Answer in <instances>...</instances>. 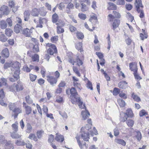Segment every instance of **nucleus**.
<instances>
[{"label":"nucleus","mask_w":149,"mask_h":149,"mask_svg":"<svg viewBox=\"0 0 149 149\" xmlns=\"http://www.w3.org/2000/svg\"><path fill=\"white\" fill-rule=\"evenodd\" d=\"M84 59L83 58L81 59L78 56H77L76 58L74 59H73L72 58H69L68 61L73 65H74L75 63L76 65L80 66L83 64Z\"/></svg>","instance_id":"7ed1b4c3"},{"label":"nucleus","mask_w":149,"mask_h":149,"mask_svg":"<svg viewBox=\"0 0 149 149\" xmlns=\"http://www.w3.org/2000/svg\"><path fill=\"white\" fill-rule=\"evenodd\" d=\"M13 111L14 113V116L15 119L16 118L18 115L19 113H22V112L21 108L17 107Z\"/></svg>","instance_id":"4468645a"},{"label":"nucleus","mask_w":149,"mask_h":149,"mask_svg":"<svg viewBox=\"0 0 149 149\" xmlns=\"http://www.w3.org/2000/svg\"><path fill=\"white\" fill-rule=\"evenodd\" d=\"M147 115V113H146L144 110L143 109L140 111L139 113V115L141 117L143 116Z\"/></svg>","instance_id":"0e129e2a"},{"label":"nucleus","mask_w":149,"mask_h":149,"mask_svg":"<svg viewBox=\"0 0 149 149\" xmlns=\"http://www.w3.org/2000/svg\"><path fill=\"white\" fill-rule=\"evenodd\" d=\"M76 47L78 50H81L82 47V44L81 42H78L76 45Z\"/></svg>","instance_id":"69168bd1"},{"label":"nucleus","mask_w":149,"mask_h":149,"mask_svg":"<svg viewBox=\"0 0 149 149\" xmlns=\"http://www.w3.org/2000/svg\"><path fill=\"white\" fill-rule=\"evenodd\" d=\"M25 110L26 114L28 115L31 113L32 111L31 108L29 106H25Z\"/></svg>","instance_id":"49530a36"},{"label":"nucleus","mask_w":149,"mask_h":149,"mask_svg":"<svg viewBox=\"0 0 149 149\" xmlns=\"http://www.w3.org/2000/svg\"><path fill=\"white\" fill-rule=\"evenodd\" d=\"M130 69L132 71L135 72H137L138 68L137 63L135 62H132L129 64Z\"/></svg>","instance_id":"f8f14e48"},{"label":"nucleus","mask_w":149,"mask_h":149,"mask_svg":"<svg viewBox=\"0 0 149 149\" xmlns=\"http://www.w3.org/2000/svg\"><path fill=\"white\" fill-rule=\"evenodd\" d=\"M132 97L134 100L137 102H138L141 101L140 98L137 95H135L134 93H133L132 94Z\"/></svg>","instance_id":"f704fd0d"},{"label":"nucleus","mask_w":149,"mask_h":149,"mask_svg":"<svg viewBox=\"0 0 149 149\" xmlns=\"http://www.w3.org/2000/svg\"><path fill=\"white\" fill-rule=\"evenodd\" d=\"M33 29V27L31 28L30 29L28 28L24 29L23 30V33L26 37H30Z\"/></svg>","instance_id":"9b49d317"},{"label":"nucleus","mask_w":149,"mask_h":149,"mask_svg":"<svg viewBox=\"0 0 149 149\" xmlns=\"http://www.w3.org/2000/svg\"><path fill=\"white\" fill-rule=\"evenodd\" d=\"M113 13L114 14L115 17L111 14H109L108 15V20L110 22L113 21V19L115 18H119L120 17V15L118 12L116 11H113Z\"/></svg>","instance_id":"6e6552de"},{"label":"nucleus","mask_w":149,"mask_h":149,"mask_svg":"<svg viewBox=\"0 0 149 149\" xmlns=\"http://www.w3.org/2000/svg\"><path fill=\"white\" fill-rule=\"evenodd\" d=\"M19 69H16L15 70L14 74L13 75V77H15V79H18L19 78V73L20 72Z\"/></svg>","instance_id":"473e14b6"},{"label":"nucleus","mask_w":149,"mask_h":149,"mask_svg":"<svg viewBox=\"0 0 149 149\" xmlns=\"http://www.w3.org/2000/svg\"><path fill=\"white\" fill-rule=\"evenodd\" d=\"M60 114L62 117L64 119H66L68 117L67 113L65 112H61V111L59 112Z\"/></svg>","instance_id":"13d9d810"},{"label":"nucleus","mask_w":149,"mask_h":149,"mask_svg":"<svg viewBox=\"0 0 149 149\" xmlns=\"http://www.w3.org/2000/svg\"><path fill=\"white\" fill-rule=\"evenodd\" d=\"M10 89L11 91H15V89L18 91L22 90L23 88L22 84H14L10 87Z\"/></svg>","instance_id":"0eeeda50"},{"label":"nucleus","mask_w":149,"mask_h":149,"mask_svg":"<svg viewBox=\"0 0 149 149\" xmlns=\"http://www.w3.org/2000/svg\"><path fill=\"white\" fill-rule=\"evenodd\" d=\"M27 129L26 130V132L28 133H30L32 130V127L31 125L30 124L27 125Z\"/></svg>","instance_id":"774afa93"},{"label":"nucleus","mask_w":149,"mask_h":149,"mask_svg":"<svg viewBox=\"0 0 149 149\" xmlns=\"http://www.w3.org/2000/svg\"><path fill=\"white\" fill-rule=\"evenodd\" d=\"M15 143L18 146H23L25 144L24 142L21 139V138L19 140H17Z\"/></svg>","instance_id":"c9c22d12"},{"label":"nucleus","mask_w":149,"mask_h":149,"mask_svg":"<svg viewBox=\"0 0 149 149\" xmlns=\"http://www.w3.org/2000/svg\"><path fill=\"white\" fill-rule=\"evenodd\" d=\"M121 117L120 120L123 122H124L127 120L128 117H132L133 116V114L132 110L129 109L127 110L126 113L122 112L120 113Z\"/></svg>","instance_id":"f03ea898"},{"label":"nucleus","mask_w":149,"mask_h":149,"mask_svg":"<svg viewBox=\"0 0 149 149\" xmlns=\"http://www.w3.org/2000/svg\"><path fill=\"white\" fill-rule=\"evenodd\" d=\"M29 77L31 81H33L36 80L37 78V76L35 75L30 74H29Z\"/></svg>","instance_id":"5fc2aeb1"},{"label":"nucleus","mask_w":149,"mask_h":149,"mask_svg":"<svg viewBox=\"0 0 149 149\" xmlns=\"http://www.w3.org/2000/svg\"><path fill=\"white\" fill-rule=\"evenodd\" d=\"M9 6L11 8H13L12 10L13 12H15L17 10L18 7L17 6H15V3L14 1L12 0L10 1L9 2Z\"/></svg>","instance_id":"ddd939ff"},{"label":"nucleus","mask_w":149,"mask_h":149,"mask_svg":"<svg viewBox=\"0 0 149 149\" xmlns=\"http://www.w3.org/2000/svg\"><path fill=\"white\" fill-rule=\"evenodd\" d=\"M10 134L11 136L14 139H20L22 136L21 135H19L14 132H11Z\"/></svg>","instance_id":"412c9836"},{"label":"nucleus","mask_w":149,"mask_h":149,"mask_svg":"<svg viewBox=\"0 0 149 149\" xmlns=\"http://www.w3.org/2000/svg\"><path fill=\"white\" fill-rule=\"evenodd\" d=\"M143 31V34L141 33L140 34V36L141 39L142 40H144V38H147L148 37V35L146 33L144 30L142 29Z\"/></svg>","instance_id":"79ce46f5"},{"label":"nucleus","mask_w":149,"mask_h":149,"mask_svg":"<svg viewBox=\"0 0 149 149\" xmlns=\"http://www.w3.org/2000/svg\"><path fill=\"white\" fill-rule=\"evenodd\" d=\"M133 74L134 75L135 78L137 80H140L142 78L138 74L137 72H134Z\"/></svg>","instance_id":"bf43d9fd"},{"label":"nucleus","mask_w":149,"mask_h":149,"mask_svg":"<svg viewBox=\"0 0 149 149\" xmlns=\"http://www.w3.org/2000/svg\"><path fill=\"white\" fill-rule=\"evenodd\" d=\"M126 123L128 127H133L134 123V122L132 120L129 119L127 121Z\"/></svg>","instance_id":"a19ab883"},{"label":"nucleus","mask_w":149,"mask_h":149,"mask_svg":"<svg viewBox=\"0 0 149 149\" xmlns=\"http://www.w3.org/2000/svg\"><path fill=\"white\" fill-rule=\"evenodd\" d=\"M43 133L44 131L43 130H41L38 131L36 133V135L38 138V139H40L42 137Z\"/></svg>","instance_id":"603ef678"},{"label":"nucleus","mask_w":149,"mask_h":149,"mask_svg":"<svg viewBox=\"0 0 149 149\" xmlns=\"http://www.w3.org/2000/svg\"><path fill=\"white\" fill-rule=\"evenodd\" d=\"M127 17L128 18L131 22H132L134 19V17L132 16L129 13H128L126 15Z\"/></svg>","instance_id":"338daca9"},{"label":"nucleus","mask_w":149,"mask_h":149,"mask_svg":"<svg viewBox=\"0 0 149 149\" xmlns=\"http://www.w3.org/2000/svg\"><path fill=\"white\" fill-rule=\"evenodd\" d=\"M58 16L57 14L55 13L52 16V22L54 23H55L56 24L57 23H58Z\"/></svg>","instance_id":"cd10ccee"},{"label":"nucleus","mask_w":149,"mask_h":149,"mask_svg":"<svg viewBox=\"0 0 149 149\" xmlns=\"http://www.w3.org/2000/svg\"><path fill=\"white\" fill-rule=\"evenodd\" d=\"M18 124L17 122H16L15 123L12 125L13 130L15 132H17L18 131Z\"/></svg>","instance_id":"c03bdc74"},{"label":"nucleus","mask_w":149,"mask_h":149,"mask_svg":"<svg viewBox=\"0 0 149 149\" xmlns=\"http://www.w3.org/2000/svg\"><path fill=\"white\" fill-rule=\"evenodd\" d=\"M120 92V90L119 89L115 88H114L113 91V94L114 95H117Z\"/></svg>","instance_id":"052dcab7"},{"label":"nucleus","mask_w":149,"mask_h":149,"mask_svg":"<svg viewBox=\"0 0 149 149\" xmlns=\"http://www.w3.org/2000/svg\"><path fill=\"white\" fill-rule=\"evenodd\" d=\"M89 20L92 23V24H94L97 21V17L94 15H91Z\"/></svg>","instance_id":"c85d7f7f"},{"label":"nucleus","mask_w":149,"mask_h":149,"mask_svg":"<svg viewBox=\"0 0 149 149\" xmlns=\"http://www.w3.org/2000/svg\"><path fill=\"white\" fill-rule=\"evenodd\" d=\"M71 95L73 96H75L77 95V93L74 88L72 87L70 90Z\"/></svg>","instance_id":"37998d69"},{"label":"nucleus","mask_w":149,"mask_h":149,"mask_svg":"<svg viewBox=\"0 0 149 149\" xmlns=\"http://www.w3.org/2000/svg\"><path fill=\"white\" fill-rule=\"evenodd\" d=\"M76 36L78 39H82L84 38V35L83 33L80 32H77L76 33Z\"/></svg>","instance_id":"09e8293b"},{"label":"nucleus","mask_w":149,"mask_h":149,"mask_svg":"<svg viewBox=\"0 0 149 149\" xmlns=\"http://www.w3.org/2000/svg\"><path fill=\"white\" fill-rule=\"evenodd\" d=\"M28 138L30 139L33 140L35 141H38L37 137L35 136V134H30Z\"/></svg>","instance_id":"4c0bfd02"},{"label":"nucleus","mask_w":149,"mask_h":149,"mask_svg":"<svg viewBox=\"0 0 149 149\" xmlns=\"http://www.w3.org/2000/svg\"><path fill=\"white\" fill-rule=\"evenodd\" d=\"M40 10L39 9L34 8L31 12V15L33 16L38 17L39 14Z\"/></svg>","instance_id":"a211bd4d"},{"label":"nucleus","mask_w":149,"mask_h":149,"mask_svg":"<svg viewBox=\"0 0 149 149\" xmlns=\"http://www.w3.org/2000/svg\"><path fill=\"white\" fill-rule=\"evenodd\" d=\"M7 141L5 140V138L4 136L3 135H0V142L1 143H3L5 144Z\"/></svg>","instance_id":"864d4df0"},{"label":"nucleus","mask_w":149,"mask_h":149,"mask_svg":"<svg viewBox=\"0 0 149 149\" xmlns=\"http://www.w3.org/2000/svg\"><path fill=\"white\" fill-rule=\"evenodd\" d=\"M7 26L6 22L3 20L0 21V27L2 29H5Z\"/></svg>","instance_id":"7c9ffc66"},{"label":"nucleus","mask_w":149,"mask_h":149,"mask_svg":"<svg viewBox=\"0 0 149 149\" xmlns=\"http://www.w3.org/2000/svg\"><path fill=\"white\" fill-rule=\"evenodd\" d=\"M39 10H40L39 11V14L40 15L42 16H45L46 13V12L44 8H39Z\"/></svg>","instance_id":"de8ad7c7"},{"label":"nucleus","mask_w":149,"mask_h":149,"mask_svg":"<svg viewBox=\"0 0 149 149\" xmlns=\"http://www.w3.org/2000/svg\"><path fill=\"white\" fill-rule=\"evenodd\" d=\"M135 6L138 13H140V17L141 18H143L144 16V13L143 10L142 9L143 6L142 5L141 0H136Z\"/></svg>","instance_id":"f257e3e1"},{"label":"nucleus","mask_w":149,"mask_h":149,"mask_svg":"<svg viewBox=\"0 0 149 149\" xmlns=\"http://www.w3.org/2000/svg\"><path fill=\"white\" fill-rule=\"evenodd\" d=\"M78 17L79 18L83 20H85L86 18V15L82 13H79L78 14Z\"/></svg>","instance_id":"4d7b16f0"},{"label":"nucleus","mask_w":149,"mask_h":149,"mask_svg":"<svg viewBox=\"0 0 149 149\" xmlns=\"http://www.w3.org/2000/svg\"><path fill=\"white\" fill-rule=\"evenodd\" d=\"M30 13L28 11H25L24 13V19L25 21H28L29 19Z\"/></svg>","instance_id":"2f4dec72"},{"label":"nucleus","mask_w":149,"mask_h":149,"mask_svg":"<svg viewBox=\"0 0 149 149\" xmlns=\"http://www.w3.org/2000/svg\"><path fill=\"white\" fill-rule=\"evenodd\" d=\"M127 83L125 81H124L120 82L118 84V86L120 88L122 89H125L127 86Z\"/></svg>","instance_id":"a878e982"},{"label":"nucleus","mask_w":149,"mask_h":149,"mask_svg":"<svg viewBox=\"0 0 149 149\" xmlns=\"http://www.w3.org/2000/svg\"><path fill=\"white\" fill-rule=\"evenodd\" d=\"M7 66L8 67L11 66L12 68H13V69L12 68L11 70H16V69H19L21 65L19 62L16 61L14 63H11L10 64L8 63H5L4 65V68H6Z\"/></svg>","instance_id":"39448f33"},{"label":"nucleus","mask_w":149,"mask_h":149,"mask_svg":"<svg viewBox=\"0 0 149 149\" xmlns=\"http://www.w3.org/2000/svg\"><path fill=\"white\" fill-rule=\"evenodd\" d=\"M83 119L84 120H86L90 115L89 113L86 110L82 111L81 112Z\"/></svg>","instance_id":"dca6fc26"},{"label":"nucleus","mask_w":149,"mask_h":149,"mask_svg":"<svg viewBox=\"0 0 149 149\" xmlns=\"http://www.w3.org/2000/svg\"><path fill=\"white\" fill-rule=\"evenodd\" d=\"M81 137L85 141H88L89 139V134L88 132H83L81 134Z\"/></svg>","instance_id":"f3484780"},{"label":"nucleus","mask_w":149,"mask_h":149,"mask_svg":"<svg viewBox=\"0 0 149 149\" xmlns=\"http://www.w3.org/2000/svg\"><path fill=\"white\" fill-rule=\"evenodd\" d=\"M135 136L139 141H140L141 139V134L140 132L137 131L135 132Z\"/></svg>","instance_id":"72a5a7b5"},{"label":"nucleus","mask_w":149,"mask_h":149,"mask_svg":"<svg viewBox=\"0 0 149 149\" xmlns=\"http://www.w3.org/2000/svg\"><path fill=\"white\" fill-rule=\"evenodd\" d=\"M120 21L118 19H115L112 24L113 30H115L119 26Z\"/></svg>","instance_id":"5701e85b"},{"label":"nucleus","mask_w":149,"mask_h":149,"mask_svg":"<svg viewBox=\"0 0 149 149\" xmlns=\"http://www.w3.org/2000/svg\"><path fill=\"white\" fill-rule=\"evenodd\" d=\"M26 102L29 104H31L33 103V100L28 95L26 97Z\"/></svg>","instance_id":"6e6d98bb"},{"label":"nucleus","mask_w":149,"mask_h":149,"mask_svg":"<svg viewBox=\"0 0 149 149\" xmlns=\"http://www.w3.org/2000/svg\"><path fill=\"white\" fill-rule=\"evenodd\" d=\"M47 81L50 83V84L54 86L56 84L57 81V79L54 77L51 76H47Z\"/></svg>","instance_id":"1a4fd4ad"},{"label":"nucleus","mask_w":149,"mask_h":149,"mask_svg":"<svg viewBox=\"0 0 149 149\" xmlns=\"http://www.w3.org/2000/svg\"><path fill=\"white\" fill-rule=\"evenodd\" d=\"M55 139L58 141L62 142L64 139V137L61 135L57 134Z\"/></svg>","instance_id":"c756f323"},{"label":"nucleus","mask_w":149,"mask_h":149,"mask_svg":"<svg viewBox=\"0 0 149 149\" xmlns=\"http://www.w3.org/2000/svg\"><path fill=\"white\" fill-rule=\"evenodd\" d=\"M73 69L74 72L79 77L80 76V74L77 67L73 66Z\"/></svg>","instance_id":"8fccbe9b"},{"label":"nucleus","mask_w":149,"mask_h":149,"mask_svg":"<svg viewBox=\"0 0 149 149\" xmlns=\"http://www.w3.org/2000/svg\"><path fill=\"white\" fill-rule=\"evenodd\" d=\"M114 141L116 143L123 146H125L126 145V142L123 139L117 138L115 139Z\"/></svg>","instance_id":"aec40b11"},{"label":"nucleus","mask_w":149,"mask_h":149,"mask_svg":"<svg viewBox=\"0 0 149 149\" xmlns=\"http://www.w3.org/2000/svg\"><path fill=\"white\" fill-rule=\"evenodd\" d=\"M81 5L82 6L81 10L83 12L85 11L88 10V7H87L86 5L85 4L81 3Z\"/></svg>","instance_id":"e2e57ef3"},{"label":"nucleus","mask_w":149,"mask_h":149,"mask_svg":"<svg viewBox=\"0 0 149 149\" xmlns=\"http://www.w3.org/2000/svg\"><path fill=\"white\" fill-rule=\"evenodd\" d=\"M118 104L121 107H124L125 105V101L120 99H118L117 100Z\"/></svg>","instance_id":"e433bc0d"},{"label":"nucleus","mask_w":149,"mask_h":149,"mask_svg":"<svg viewBox=\"0 0 149 149\" xmlns=\"http://www.w3.org/2000/svg\"><path fill=\"white\" fill-rule=\"evenodd\" d=\"M78 144L81 149H83L84 146L86 148H87L88 147V145L86 144V143L84 142H79Z\"/></svg>","instance_id":"bb28decb"},{"label":"nucleus","mask_w":149,"mask_h":149,"mask_svg":"<svg viewBox=\"0 0 149 149\" xmlns=\"http://www.w3.org/2000/svg\"><path fill=\"white\" fill-rule=\"evenodd\" d=\"M57 32L59 34L63 33L64 31L63 28H62L65 25L64 23L61 20H59L58 23H57Z\"/></svg>","instance_id":"423d86ee"},{"label":"nucleus","mask_w":149,"mask_h":149,"mask_svg":"<svg viewBox=\"0 0 149 149\" xmlns=\"http://www.w3.org/2000/svg\"><path fill=\"white\" fill-rule=\"evenodd\" d=\"M47 52L50 55H53L54 53L57 52V49L56 46L54 44L48 43L46 45Z\"/></svg>","instance_id":"20e7f679"},{"label":"nucleus","mask_w":149,"mask_h":149,"mask_svg":"<svg viewBox=\"0 0 149 149\" xmlns=\"http://www.w3.org/2000/svg\"><path fill=\"white\" fill-rule=\"evenodd\" d=\"M8 107L10 109L12 110L13 111L17 107L16 104L15 103H12L9 104Z\"/></svg>","instance_id":"58836bf2"},{"label":"nucleus","mask_w":149,"mask_h":149,"mask_svg":"<svg viewBox=\"0 0 149 149\" xmlns=\"http://www.w3.org/2000/svg\"><path fill=\"white\" fill-rule=\"evenodd\" d=\"M1 13L3 15H7L9 13L10 11L7 6H3L0 9Z\"/></svg>","instance_id":"9d476101"},{"label":"nucleus","mask_w":149,"mask_h":149,"mask_svg":"<svg viewBox=\"0 0 149 149\" xmlns=\"http://www.w3.org/2000/svg\"><path fill=\"white\" fill-rule=\"evenodd\" d=\"M5 34L8 37H10L13 33V31L10 29H6L5 31Z\"/></svg>","instance_id":"ea45409f"},{"label":"nucleus","mask_w":149,"mask_h":149,"mask_svg":"<svg viewBox=\"0 0 149 149\" xmlns=\"http://www.w3.org/2000/svg\"><path fill=\"white\" fill-rule=\"evenodd\" d=\"M72 102L73 104H76L77 102H78V104L79 103L80 101H81L80 97L76 95L75 96H73L71 99Z\"/></svg>","instance_id":"4be33fe9"},{"label":"nucleus","mask_w":149,"mask_h":149,"mask_svg":"<svg viewBox=\"0 0 149 149\" xmlns=\"http://www.w3.org/2000/svg\"><path fill=\"white\" fill-rule=\"evenodd\" d=\"M116 3L118 5H124L125 4V1L124 0H117Z\"/></svg>","instance_id":"680f3d73"},{"label":"nucleus","mask_w":149,"mask_h":149,"mask_svg":"<svg viewBox=\"0 0 149 149\" xmlns=\"http://www.w3.org/2000/svg\"><path fill=\"white\" fill-rule=\"evenodd\" d=\"M31 58L33 61H38L39 59V56L38 55L35 54L32 56Z\"/></svg>","instance_id":"3c124183"},{"label":"nucleus","mask_w":149,"mask_h":149,"mask_svg":"<svg viewBox=\"0 0 149 149\" xmlns=\"http://www.w3.org/2000/svg\"><path fill=\"white\" fill-rule=\"evenodd\" d=\"M8 40L7 38L3 34H0V40L3 42H6Z\"/></svg>","instance_id":"a18cd8bd"},{"label":"nucleus","mask_w":149,"mask_h":149,"mask_svg":"<svg viewBox=\"0 0 149 149\" xmlns=\"http://www.w3.org/2000/svg\"><path fill=\"white\" fill-rule=\"evenodd\" d=\"M6 149H14L13 144L11 143L10 141H8L5 144Z\"/></svg>","instance_id":"6ab92c4d"},{"label":"nucleus","mask_w":149,"mask_h":149,"mask_svg":"<svg viewBox=\"0 0 149 149\" xmlns=\"http://www.w3.org/2000/svg\"><path fill=\"white\" fill-rule=\"evenodd\" d=\"M22 27L20 24H17L15 26L14 31L16 33H18L20 31L22 30Z\"/></svg>","instance_id":"b1692460"},{"label":"nucleus","mask_w":149,"mask_h":149,"mask_svg":"<svg viewBox=\"0 0 149 149\" xmlns=\"http://www.w3.org/2000/svg\"><path fill=\"white\" fill-rule=\"evenodd\" d=\"M107 8L108 10H115L117 9V6L112 3H109Z\"/></svg>","instance_id":"393cba45"},{"label":"nucleus","mask_w":149,"mask_h":149,"mask_svg":"<svg viewBox=\"0 0 149 149\" xmlns=\"http://www.w3.org/2000/svg\"><path fill=\"white\" fill-rule=\"evenodd\" d=\"M1 54L3 57L6 58L8 57L9 56V53L8 48H6L3 49L2 51Z\"/></svg>","instance_id":"2eb2a0df"}]
</instances>
